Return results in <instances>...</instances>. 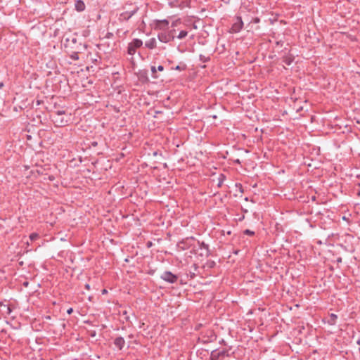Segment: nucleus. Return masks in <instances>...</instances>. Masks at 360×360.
I'll return each instance as SVG.
<instances>
[{"instance_id": "9d476101", "label": "nucleus", "mask_w": 360, "mask_h": 360, "mask_svg": "<svg viewBox=\"0 0 360 360\" xmlns=\"http://www.w3.org/2000/svg\"><path fill=\"white\" fill-rule=\"evenodd\" d=\"M294 60V56L292 54L288 53L283 57V62L287 65H290Z\"/></svg>"}, {"instance_id": "5701e85b", "label": "nucleus", "mask_w": 360, "mask_h": 360, "mask_svg": "<svg viewBox=\"0 0 360 360\" xmlns=\"http://www.w3.org/2000/svg\"><path fill=\"white\" fill-rule=\"evenodd\" d=\"M85 288H86V290H90V285H89V284H86V285H85Z\"/></svg>"}, {"instance_id": "6ab92c4d", "label": "nucleus", "mask_w": 360, "mask_h": 360, "mask_svg": "<svg viewBox=\"0 0 360 360\" xmlns=\"http://www.w3.org/2000/svg\"><path fill=\"white\" fill-rule=\"evenodd\" d=\"M174 69L176 70H184V68H182L179 65H176Z\"/></svg>"}, {"instance_id": "f8f14e48", "label": "nucleus", "mask_w": 360, "mask_h": 360, "mask_svg": "<svg viewBox=\"0 0 360 360\" xmlns=\"http://www.w3.org/2000/svg\"><path fill=\"white\" fill-rule=\"evenodd\" d=\"M169 22L167 20H162L158 21L157 26L162 30H164L165 27H167Z\"/></svg>"}, {"instance_id": "7c9ffc66", "label": "nucleus", "mask_w": 360, "mask_h": 360, "mask_svg": "<svg viewBox=\"0 0 360 360\" xmlns=\"http://www.w3.org/2000/svg\"><path fill=\"white\" fill-rule=\"evenodd\" d=\"M236 162H237V163H240L239 160H236Z\"/></svg>"}, {"instance_id": "72a5a7b5", "label": "nucleus", "mask_w": 360, "mask_h": 360, "mask_svg": "<svg viewBox=\"0 0 360 360\" xmlns=\"http://www.w3.org/2000/svg\"><path fill=\"white\" fill-rule=\"evenodd\" d=\"M224 1L226 3H227V2L229 1V0H228V1H225V0H224Z\"/></svg>"}, {"instance_id": "412c9836", "label": "nucleus", "mask_w": 360, "mask_h": 360, "mask_svg": "<svg viewBox=\"0 0 360 360\" xmlns=\"http://www.w3.org/2000/svg\"><path fill=\"white\" fill-rule=\"evenodd\" d=\"M72 311H73L72 308H70V309H68L67 310V313H68V314H72Z\"/></svg>"}, {"instance_id": "dca6fc26", "label": "nucleus", "mask_w": 360, "mask_h": 360, "mask_svg": "<svg viewBox=\"0 0 360 360\" xmlns=\"http://www.w3.org/2000/svg\"><path fill=\"white\" fill-rule=\"evenodd\" d=\"M156 70H157V69H156V68H155V66H152V67H151V72H152V73H153V77H155V78H157V77H158V76H157V75H155Z\"/></svg>"}, {"instance_id": "f03ea898", "label": "nucleus", "mask_w": 360, "mask_h": 360, "mask_svg": "<svg viewBox=\"0 0 360 360\" xmlns=\"http://www.w3.org/2000/svg\"><path fill=\"white\" fill-rule=\"evenodd\" d=\"M160 278L169 283H174L176 282L177 281V276L174 274H173L172 272L170 271H165L160 276Z\"/></svg>"}, {"instance_id": "39448f33", "label": "nucleus", "mask_w": 360, "mask_h": 360, "mask_svg": "<svg viewBox=\"0 0 360 360\" xmlns=\"http://www.w3.org/2000/svg\"><path fill=\"white\" fill-rule=\"evenodd\" d=\"M243 22L240 17H237L236 21L233 24L231 27V32L234 33L239 32L243 28Z\"/></svg>"}, {"instance_id": "7ed1b4c3", "label": "nucleus", "mask_w": 360, "mask_h": 360, "mask_svg": "<svg viewBox=\"0 0 360 360\" xmlns=\"http://www.w3.org/2000/svg\"><path fill=\"white\" fill-rule=\"evenodd\" d=\"M175 36L172 34H168L166 32H162L158 34V39L163 43H167L170 41H172L174 39Z\"/></svg>"}, {"instance_id": "aec40b11", "label": "nucleus", "mask_w": 360, "mask_h": 360, "mask_svg": "<svg viewBox=\"0 0 360 360\" xmlns=\"http://www.w3.org/2000/svg\"><path fill=\"white\" fill-rule=\"evenodd\" d=\"M157 69L159 71H162L164 70V67L162 65H159Z\"/></svg>"}, {"instance_id": "a878e982", "label": "nucleus", "mask_w": 360, "mask_h": 360, "mask_svg": "<svg viewBox=\"0 0 360 360\" xmlns=\"http://www.w3.org/2000/svg\"><path fill=\"white\" fill-rule=\"evenodd\" d=\"M224 353H225V352H219V356H220V355H224Z\"/></svg>"}, {"instance_id": "20e7f679", "label": "nucleus", "mask_w": 360, "mask_h": 360, "mask_svg": "<svg viewBox=\"0 0 360 360\" xmlns=\"http://www.w3.org/2000/svg\"><path fill=\"white\" fill-rule=\"evenodd\" d=\"M138 11V8L134 9L131 11H126L123 12L120 15L119 20L120 21H127L130 19Z\"/></svg>"}, {"instance_id": "ddd939ff", "label": "nucleus", "mask_w": 360, "mask_h": 360, "mask_svg": "<svg viewBox=\"0 0 360 360\" xmlns=\"http://www.w3.org/2000/svg\"><path fill=\"white\" fill-rule=\"evenodd\" d=\"M188 34V32L185 30H182L179 32V35L177 36V38L179 39H182L185 38Z\"/></svg>"}, {"instance_id": "2eb2a0df", "label": "nucleus", "mask_w": 360, "mask_h": 360, "mask_svg": "<svg viewBox=\"0 0 360 360\" xmlns=\"http://www.w3.org/2000/svg\"><path fill=\"white\" fill-rule=\"evenodd\" d=\"M244 233L248 236H253L255 234V232L250 229H246L244 231Z\"/></svg>"}, {"instance_id": "b1692460", "label": "nucleus", "mask_w": 360, "mask_h": 360, "mask_svg": "<svg viewBox=\"0 0 360 360\" xmlns=\"http://www.w3.org/2000/svg\"><path fill=\"white\" fill-rule=\"evenodd\" d=\"M4 86V83L2 82H0V89H2Z\"/></svg>"}, {"instance_id": "423d86ee", "label": "nucleus", "mask_w": 360, "mask_h": 360, "mask_svg": "<svg viewBox=\"0 0 360 360\" xmlns=\"http://www.w3.org/2000/svg\"><path fill=\"white\" fill-rule=\"evenodd\" d=\"M65 114L64 110H58L56 112V115H54V122L56 123L59 126H63L67 123V120H59V117L63 116Z\"/></svg>"}, {"instance_id": "f257e3e1", "label": "nucleus", "mask_w": 360, "mask_h": 360, "mask_svg": "<svg viewBox=\"0 0 360 360\" xmlns=\"http://www.w3.org/2000/svg\"><path fill=\"white\" fill-rule=\"evenodd\" d=\"M143 44V41L139 39H134L128 45L127 53L129 55H134L136 53V49L141 47Z\"/></svg>"}, {"instance_id": "393cba45", "label": "nucleus", "mask_w": 360, "mask_h": 360, "mask_svg": "<svg viewBox=\"0 0 360 360\" xmlns=\"http://www.w3.org/2000/svg\"><path fill=\"white\" fill-rule=\"evenodd\" d=\"M102 293H103V294H105V293H107V290H106L105 289L103 290Z\"/></svg>"}, {"instance_id": "1a4fd4ad", "label": "nucleus", "mask_w": 360, "mask_h": 360, "mask_svg": "<svg viewBox=\"0 0 360 360\" xmlns=\"http://www.w3.org/2000/svg\"><path fill=\"white\" fill-rule=\"evenodd\" d=\"M75 9L79 11L82 12L84 11L85 9V4L82 0H77L75 4Z\"/></svg>"}, {"instance_id": "9b49d317", "label": "nucleus", "mask_w": 360, "mask_h": 360, "mask_svg": "<svg viewBox=\"0 0 360 360\" xmlns=\"http://www.w3.org/2000/svg\"><path fill=\"white\" fill-rule=\"evenodd\" d=\"M145 46L150 49H153L156 46V40L155 38H151L145 43Z\"/></svg>"}, {"instance_id": "c756f323", "label": "nucleus", "mask_w": 360, "mask_h": 360, "mask_svg": "<svg viewBox=\"0 0 360 360\" xmlns=\"http://www.w3.org/2000/svg\"><path fill=\"white\" fill-rule=\"evenodd\" d=\"M23 285H24L25 286H27V285H28V282H25V283H23Z\"/></svg>"}, {"instance_id": "6e6552de", "label": "nucleus", "mask_w": 360, "mask_h": 360, "mask_svg": "<svg viewBox=\"0 0 360 360\" xmlns=\"http://www.w3.org/2000/svg\"><path fill=\"white\" fill-rule=\"evenodd\" d=\"M199 246H200V250L201 251L200 253V255L202 257V256L207 257L209 255L208 246L205 245L204 243H201V244L199 243Z\"/></svg>"}, {"instance_id": "2f4dec72", "label": "nucleus", "mask_w": 360, "mask_h": 360, "mask_svg": "<svg viewBox=\"0 0 360 360\" xmlns=\"http://www.w3.org/2000/svg\"><path fill=\"white\" fill-rule=\"evenodd\" d=\"M59 120H63V118L61 117H59Z\"/></svg>"}, {"instance_id": "c85d7f7f", "label": "nucleus", "mask_w": 360, "mask_h": 360, "mask_svg": "<svg viewBox=\"0 0 360 360\" xmlns=\"http://www.w3.org/2000/svg\"><path fill=\"white\" fill-rule=\"evenodd\" d=\"M157 155H158V152H157V151H155V152L153 153V155H154V156H156Z\"/></svg>"}, {"instance_id": "4be33fe9", "label": "nucleus", "mask_w": 360, "mask_h": 360, "mask_svg": "<svg viewBox=\"0 0 360 360\" xmlns=\"http://www.w3.org/2000/svg\"><path fill=\"white\" fill-rule=\"evenodd\" d=\"M174 33H175V30L173 29L170 31L168 32V34H172V35H174Z\"/></svg>"}, {"instance_id": "0eeeda50", "label": "nucleus", "mask_w": 360, "mask_h": 360, "mask_svg": "<svg viewBox=\"0 0 360 360\" xmlns=\"http://www.w3.org/2000/svg\"><path fill=\"white\" fill-rule=\"evenodd\" d=\"M114 345L119 349H122L125 345V340L122 337H117L114 340Z\"/></svg>"}, {"instance_id": "bb28decb", "label": "nucleus", "mask_w": 360, "mask_h": 360, "mask_svg": "<svg viewBox=\"0 0 360 360\" xmlns=\"http://www.w3.org/2000/svg\"><path fill=\"white\" fill-rule=\"evenodd\" d=\"M200 58H202V56H200ZM201 60H202L203 62H205V61L207 60V59H205V58H201Z\"/></svg>"}, {"instance_id": "a211bd4d", "label": "nucleus", "mask_w": 360, "mask_h": 360, "mask_svg": "<svg viewBox=\"0 0 360 360\" xmlns=\"http://www.w3.org/2000/svg\"><path fill=\"white\" fill-rule=\"evenodd\" d=\"M180 22L179 20H175L172 23V27H176Z\"/></svg>"}, {"instance_id": "473e14b6", "label": "nucleus", "mask_w": 360, "mask_h": 360, "mask_svg": "<svg viewBox=\"0 0 360 360\" xmlns=\"http://www.w3.org/2000/svg\"><path fill=\"white\" fill-rule=\"evenodd\" d=\"M357 343L360 345V340L357 341Z\"/></svg>"}, {"instance_id": "f3484780", "label": "nucleus", "mask_w": 360, "mask_h": 360, "mask_svg": "<svg viewBox=\"0 0 360 360\" xmlns=\"http://www.w3.org/2000/svg\"><path fill=\"white\" fill-rule=\"evenodd\" d=\"M337 319V315L334 314H330L331 323L334 324L335 319Z\"/></svg>"}, {"instance_id": "4468645a", "label": "nucleus", "mask_w": 360, "mask_h": 360, "mask_svg": "<svg viewBox=\"0 0 360 360\" xmlns=\"http://www.w3.org/2000/svg\"><path fill=\"white\" fill-rule=\"evenodd\" d=\"M39 238V235L36 233H32L30 235V239L31 240H34Z\"/></svg>"}, {"instance_id": "cd10ccee", "label": "nucleus", "mask_w": 360, "mask_h": 360, "mask_svg": "<svg viewBox=\"0 0 360 360\" xmlns=\"http://www.w3.org/2000/svg\"><path fill=\"white\" fill-rule=\"evenodd\" d=\"M200 58H202V56H200ZM201 60H202L203 62H205V61L207 60V59H205V58H201Z\"/></svg>"}]
</instances>
